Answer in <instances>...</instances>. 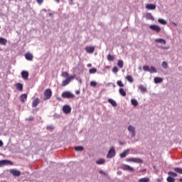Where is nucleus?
Segmentation results:
<instances>
[{"label":"nucleus","instance_id":"8","mask_svg":"<svg viewBox=\"0 0 182 182\" xmlns=\"http://www.w3.org/2000/svg\"><path fill=\"white\" fill-rule=\"evenodd\" d=\"M149 28L156 33H159L161 31V28L156 25H151Z\"/></svg>","mask_w":182,"mask_h":182},{"label":"nucleus","instance_id":"5","mask_svg":"<svg viewBox=\"0 0 182 182\" xmlns=\"http://www.w3.org/2000/svg\"><path fill=\"white\" fill-rule=\"evenodd\" d=\"M121 168H122L123 171H131V172H134V168H132V167H131L129 165H127V164L122 165V166L121 167Z\"/></svg>","mask_w":182,"mask_h":182},{"label":"nucleus","instance_id":"9","mask_svg":"<svg viewBox=\"0 0 182 182\" xmlns=\"http://www.w3.org/2000/svg\"><path fill=\"white\" fill-rule=\"evenodd\" d=\"M29 76V73L28 71L23 70L21 72V77L24 80H28V77Z\"/></svg>","mask_w":182,"mask_h":182},{"label":"nucleus","instance_id":"41","mask_svg":"<svg viewBox=\"0 0 182 182\" xmlns=\"http://www.w3.org/2000/svg\"><path fill=\"white\" fill-rule=\"evenodd\" d=\"M162 67L164 68V69H166L168 68V64L166 61L163 62L162 63Z\"/></svg>","mask_w":182,"mask_h":182},{"label":"nucleus","instance_id":"21","mask_svg":"<svg viewBox=\"0 0 182 182\" xmlns=\"http://www.w3.org/2000/svg\"><path fill=\"white\" fill-rule=\"evenodd\" d=\"M146 18L148 19V20H151V21L154 20V17H153V16L151 13H147L146 14Z\"/></svg>","mask_w":182,"mask_h":182},{"label":"nucleus","instance_id":"15","mask_svg":"<svg viewBox=\"0 0 182 182\" xmlns=\"http://www.w3.org/2000/svg\"><path fill=\"white\" fill-rule=\"evenodd\" d=\"M25 58L27 60H32L33 59V55L31 53H28L25 55Z\"/></svg>","mask_w":182,"mask_h":182},{"label":"nucleus","instance_id":"10","mask_svg":"<svg viewBox=\"0 0 182 182\" xmlns=\"http://www.w3.org/2000/svg\"><path fill=\"white\" fill-rule=\"evenodd\" d=\"M41 100H39V98H36L32 102V107H36L38 105H39Z\"/></svg>","mask_w":182,"mask_h":182},{"label":"nucleus","instance_id":"51","mask_svg":"<svg viewBox=\"0 0 182 182\" xmlns=\"http://www.w3.org/2000/svg\"><path fill=\"white\" fill-rule=\"evenodd\" d=\"M122 173V172L121 171H118L117 172V176H121Z\"/></svg>","mask_w":182,"mask_h":182},{"label":"nucleus","instance_id":"25","mask_svg":"<svg viewBox=\"0 0 182 182\" xmlns=\"http://www.w3.org/2000/svg\"><path fill=\"white\" fill-rule=\"evenodd\" d=\"M113 107L117 106V102L112 99H108L107 100Z\"/></svg>","mask_w":182,"mask_h":182},{"label":"nucleus","instance_id":"47","mask_svg":"<svg viewBox=\"0 0 182 182\" xmlns=\"http://www.w3.org/2000/svg\"><path fill=\"white\" fill-rule=\"evenodd\" d=\"M112 72L116 73L118 72V68L117 66H114V68L112 69Z\"/></svg>","mask_w":182,"mask_h":182},{"label":"nucleus","instance_id":"52","mask_svg":"<svg viewBox=\"0 0 182 182\" xmlns=\"http://www.w3.org/2000/svg\"><path fill=\"white\" fill-rule=\"evenodd\" d=\"M59 117H60V116H59V114H54V118L55 119H59Z\"/></svg>","mask_w":182,"mask_h":182},{"label":"nucleus","instance_id":"63","mask_svg":"<svg viewBox=\"0 0 182 182\" xmlns=\"http://www.w3.org/2000/svg\"><path fill=\"white\" fill-rule=\"evenodd\" d=\"M173 25H174L175 26H177L176 23H173Z\"/></svg>","mask_w":182,"mask_h":182},{"label":"nucleus","instance_id":"16","mask_svg":"<svg viewBox=\"0 0 182 182\" xmlns=\"http://www.w3.org/2000/svg\"><path fill=\"white\" fill-rule=\"evenodd\" d=\"M129 151H130L129 149H127L124 151H123L122 154H120V158L124 159V157H126L127 154H128Z\"/></svg>","mask_w":182,"mask_h":182},{"label":"nucleus","instance_id":"58","mask_svg":"<svg viewBox=\"0 0 182 182\" xmlns=\"http://www.w3.org/2000/svg\"><path fill=\"white\" fill-rule=\"evenodd\" d=\"M157 182H161V180L159 179V178H158V179H157Z\"/></svg>","mask_w":182,"mask_h":182},{"label":"nucleus","instance_id":"19","mask_svg":"<svg viewBox=\"0 0 182 182\" xmlns=\"http://www.w3.org/2000/svg\"><path fill=\"white\" fill-rule=\"evenodd\" d=\"M146 8L149 10H154L156 9L155 4H147L146 6Z\"/></svg>","mask_w":182,"mask_h":182},{"label":"nucleus","instance_id":"7","mask_svg":"<svg viewBox=\"0 0 182 182\" xmlns=\"http://www.w3.org/2000/svg\"><path fill=\"white\" fill-rule=\"evenodd\" d=\"M95 46H86L85 50L87 53H95Z\"/></svg>","mask_w":182,"mask_h":182},{"label":"nucleus","instance_id":"2","mask_svg":"<svg viewBox=\"0 0 182 182\" xmlns=\"http://www.w3.org/2000/svg\"><path fill=\"white\" fill-rule=\"evenodd\" d=\"M44 100H49L52 97V90L50 89H47L44 92Z\"/></svg>","mask_w":182,"mask_h":182},{"label":"nucleus","instance_id":"59","mask_svg":"<svg viewBox=\"0 0 182 182\" xmlns=\"http://www.w3.org/2000/svg\"><path fill=\"white\" fill-rule=\"evenodd\" d=\"M179 182H182V178H179Z\"/></svg>","mask_w":182,"mask_h":182},{"label":"nucleus","instance_id":"6","mask_svg":"<svg viewBox=\"0 0 182 182\" xmlns=\"http://www.w3.org/2000/svg\"><path fill=\"white\" fill-rule=\"evenodd\" d=\"M10 174H12L14 177H19L21 176V171L16 169H11Z\"/></svg>","mask_w":182,"mask_h":182},{"label":"nucleus","instance_id":"49","mask_svg":"<svg viewBox=\"0 0 182 182\" xmlns=\"http://www.w3.org/2000/svg\"><path fill=\"white\" fill-rule=\"evenodd\" d=\"M100 174H102V175L105 176H107V173H106L105 171H100Z\"/></svg>","mask_w":182,"mask_h":182},{"label":"nucleus","instance_id":"27","mask_svg":"<svg viewBox=\"0 0 182 182\" xmlns=\"http://www.w3.org/2000/svg\"><path fill=\"white\" fill-rule=\"evenodd\" d=\"M119 92L120 95H121L122 96H123V97H125L126 95H127L126 92L124 91V90L123 88H120V89L119 90Z\"/></svg>","mask_w":182,"mask_h":182},{"label":"nucleus","instance_id":"23","mask_svg":"<svg viewBox=\"0 0 182 182\" xmlns=\"http://www.w3.org/2000/svg\"><path fill=\"white\" fill-rule=\"evenodd\" d=\"M149 181H150V178L148 177H144L139 179V182H149Z\"/></svg>","mask_w":182,"mask_h":182},{"label":"nucleus","instance_id":"11","mask_svg":"<svg viewBox=\"0 0 182 182\" xmlns=\"http://www.w3.org/2000/svg\"><path fill=\"white\" fill-rule=\"evenodd\" d=\"M128 130H129V132H132V137H134V136L136 134V131H135L134 127L133 126L130 125L128 127Z\"/></svg>","mask_w":182,"mask_h":182},{"label":"nucleus","instance_id":"29","mask_svg":"<svg viewBox=\"0 0 182 182\" xmlns=\"http://www.w3.org/2000/svg\"><path fill=\"white\" fill-rule=\"evenodd\" d=\"M174 171L178 174H181L182 175V168H174Z\"/></svg>","mask_w":182,"mask_h":182},{"label":"nucleus","instance_id":"53","mask_svg":"<svg viewBox=\"0 0 182 182\" xmlns=\"http://www.w3.org/2000/svg\"><path fill=\"white\" fill-rule=\"evenodd\" d=\"M4 146V142H2L1 140H0V147H2Z\"/></svg>","mask_w":182,"mask_h":182},{"label":"nucleus","instance_id":"56","mask_svg":"<svg viewBox=\"0 0 182 182\" xmlns=\"http://www.w3.org/2000/svg\"><path fill=\"white\" fill-rule=\"evenodd\" d=\"M55 2H56L57 4H59V2H60V0H54Z\"/></svg>","mask_w":182,"mask_h":182},{"label":"nucleus","instance_id":"4","mask_svg":"<svg viewBox=\"0 0 182 182\" xmlns=\"http://www.w3.org/2000/svg\"><path fill=\"white\" fill-rule=\"evenodd\" d=\"M114 156H115V149L114 147H111L108 152V154L107 155V159H112Z\"/></svg>","mask_w":182,"mask_h":182},{"label":"nucleus","instance_id":"44","mask_svg":"<svg viewBox=\"0 0 182 182\" xmlns=\"http://www.w3.org/2000/svg\"><path fill=\"white\" fill-rule=\"evenodd\" d=\"M53 129H55V128L52 125H49V126L46 127L47 130H53Z\"/></svg>","mask_w":182,"mask_h":182},{"label":"nucleus","instance_id":"57","mask_svg":"<svg viewBox=\"0 0 182 182\" xmlns=\"http://www.w3.org/2000/svg\"><path fill=\"white\" fill-rule=\"evenodd\" d=\"M87 66L89 67V68H90V67H92V64H91V63H89V64H87Z\"/></svg>","mask_w":182,"mask_h":182},{"label":"nucleus","instance_id":"34","mask_svg":"<svg viewBox=\"0 0 182 182\" xmlns=\"http://www.w3.org/2000/svg\"><path fill=\"white\" fill-rule=\"evenodd\" d=\"M131 102H132V104L134 105V106H135V107H136L137 105H138V102H137V100H135V99H132V100H131Z\"/></svg>","mask_w":182,"mask_h":182},{"label":"nucleus","instance_id":"40","mask_svg":"<svg viewBox=\"0 0 182 182\" xmlns=\"http://www.w3.org/2000/svg\"><path fill=\"white\" fill-rule=\"evenodd\" d=\"M117 84L119 86V87H123L124 85V84L122 83V82L121 81V80H118L117 82Z\"/></svg>","mask_w":182,"mask_h":182},{"label":"nucleus","instance_id":"37","mask_svg":"<svg viewBox=\"0 0 182 182\" xmlns=\"http://www.w3.org/2000/svg\"><path fill=\"white\" fill-rule=\"evenodd\" d=\"M149 72L152 73H156L157 70H156V69L154 67L151 66V68L149 69Z\"/></svg>","mask_w":182,"mask_h":182},{"label":"nucleus","instance_id":"46","mask_svg":"<svg viewBox=\"0 0 182 182\" xmlns=\"http://www.w3.org/2000/svg\"><path fill=\"white\" fill-rule=\"evenodd\" d=\"M26 120H27L28 122H32V121H33V117L30 116L28 118H26Z\"/></svg>","mask_w":182,"mask_h":182},{"label":"nucleus","instance_id":"43","mask_svg":"<svg viewBox=\"0 0 182 182\" xmlns=\"http://www.w3.org/2000/svg\"><path fill=\"white\" fill-rule=\"evenodd\" d=\"M90 85H91L92 87H96V85H97V82H96L95 81H92V82H90Z\"/></svg>","mask_w":182,"mask_h":182},{"label":"nucleus","instance_id":"31","mask_svg":"<svg viewBox=\"0 0 182 182\" xmlns=\"http://www.w3.org/2000/svg\"><path fill=\"white\" fill-rule=\"evenodd\" d=\"M104 163H105V160L104 159H100L99 160H97L96 161L97 164H104Z\"/></svg>","mask_w":182,"mask_h":182},{"label":"nucleus","instance_id":"61","mask_svg":"<svg viewBox=\"0 0 182 182\" xmlns=\"http://www.w3.org/2000/svg\"><path fill=\"white\" fill-rule=\"evenodd\" d=\"M70 110H72V109L70 108V107H69V112L70 113Z\"/></svg>","mask_w":182,"mask_h":182},{"label":"nucleus","instance_id":"3","mask_svg":"<svg viewBox=\"0 0 182 182\" xmlns=\"http://www.w3.org/2000/svg\"><path fill=\"white\" fill-rule=\"evenodd\" d=\"M127 161H129L132 163H137L141 164L143 163V160L140 158H129L127 159Z\"/></svg>","mask_w":182,"mask_h":182},{"label":"nucleus","instance_id":"14","mask_svg":"<svg viewBox=\"0 0 182 182\" xmlns=\"http://www.w3.org/2000/svg\"><path fill=\"white\" fill-rule=\"evenodd\" d=\"M16 88L17 90H19V92H22V90H23V85H22V83H16Z\"/></svg>","mask_w":182,"mask_h":182},{"label":"nucleus","instance_id":"42","mask_svg":"<svg viewBox=\"0 0 182 182\" xmlns=\"http://www.w3.org/2000/svg\"><path fill=\"white\" fill-rule=\"evenodd\" d=\"M62 76L63 77H68V76H69V74L67 72H63Z\"/></svg>","mask_w":182,"mask_h":182},{"label":"nucleus","instance_id":"12","mask_svg":"<svg viewBox=\"0 0 182 182\" xmlns=\"http://www.w3.org/2000/svg\"><path fill=\"white\" fill-rule=\"evenodd\" d=\"M28 99V95L26 94H22L20 96V100L21 102V103H25V100H26Z\"/></svg>","mask_w":182,"mask_h":182},{"label":"nucleus","instance_id":"48","mask_svg":"<svg viewBox=\"0 0 182 182\" xmlns=\"http://www.w3.org/2000/svg\"><path fill=\"white\" fill-rule=\"evenodd\" d=\"M36 2L38 3L39 5H42V4H43V0H36Z\"/></svg>","mask_w":182,"mask_h":182},{"label":"nucleus","instance_id":"18","mask_svg":"<svg viewBox=\"0 0 182 182\" xmlns=\"http://www.w3.org/2000/svg\"><path fill=\"white\" fill-rule=\"evenodd\" d=\"M61 96L63 99H69V91L63 92Z\"/></svg>","mask_w":182,"mask_h":182},{"label":"nucleus","instance_id":"45","mask_svg":"<svg viewBox=\"0 0 182 182\" xmlns=\"http://www.w3.org/2000/svg\"><path fill=\"white\" fill-rule=\"evenodd\" d=\"M143 69H144V70L149 71V70H150V68H149V67L148 65H144L143 67Z\"/></svg>","mask_w":182,"mask_h":182},{"label":"nucleus","instance_id":"28","mask_svg":"<svg viewBox=\"0 0 182 182\" xmlns=\"http://www.w3.org/2000/svg\"><path fill=\"white\" fill-rule=\"evenodd\" d=\"M163 81V79L161 77H154V82L155 83H160Z\"/></svg>","mask_w":182,"mask_h":182},{"label":"nucleus","instance_id":"55","mask_svg":"<svg viewBox=\"0 0 182 182\" xmlns=\"http://www.w3.org/2000/svg\"><path fill=\"white\" fill-rule=\"evenodd\" d=\"M73 80V77L70 76V77H69V80L70 81V80Z\"/></svg>","mask_w":182,"mask_h":182},{"label":"nucleus","instance_id":"32","mask_svg":"<svg viewBox=\"0 0 182 182\" xmlns=\"http://www.w3.org/2000/svg\"><path fill=\"white\" fill-rule=\"evenodd\" d=\"M123 61L122 60H119L118 62H117V66L120 68H122L123 67Z\"/></svg>","mask_w":182,"mask_h":182},{"label":"nucleus","instance_id":"33","mask_svg":"<svg viewBox=\"0 0 182 182\" xmlns=\"http://www.w3.org/2000/svg\"><path fill=\"white\" fill-rule=\"evenodd\" d=\"M107 60L109 61H113L114 60V57L110 54H109L107 57Z\"/></svg>","mask_w":182,"mask_h":182},{"label":"nucleus","instance_id":"50","mask_svg":"<svg viewBox=\"0 0 182 182\" xmlns=\"http://www.w3.org/2000/svg\"><path fill=\"white\" fill-rule=\"evenodd\" d=\"M75 97V95L72 94L71 92H69V98H73Z\"/></svg>","mask_w":182,"mask_h":182},{"label":"nucleus","instance_id":"35","mask_svg":"<svg viewBox=\"0 0 182 182\" xmlns=\"http://www.w3.org/2000/svg\"><path fill=\"white\" fill-rule=\"evenodd\" d=\"M176 179L171 176L167 178V182H175Z\"/></svg>","mask_w":182,"mask_h":182},{"label":"nucleus","instance_id":"24","mask_svg":"<svg viewBox=\"0 0 182 182\" xmlns=\"http://www.w3.org/2000/svg\"><path fill=\"white\" fill-rule=\"evenodd\" d=\"M168 175L170 176V177H173V178H176L178 176L176 173H174L173 171H168Z\"/></svg>","mask_w":182,"mask_h":182},{"label":"nucleus","instance_id":"60","mask_svg":"<svg viewBox=\"0 0 182 182\" xmlns=\"http://www.w3.org/2000/svg\"><path fill=\"white\" fill-rule=\"evenodd\" d=\"M52 15H53L52 13L49 14V16H52Z\"/></svg>","mask_w":182,"mask_h":182},{"label":"nucleus","instance_id":"20","mask_svg":"<svg viewBox=\"0 0 182 182\" xmlns=\"http://www.w3.org/2000/svg\"><path fill=\"white\" fill-rule=\"evenodd\" d=\"M6 43H8V40L4 38H0V45L5 46Z\"/></svg>","mask_w":182,"mask_h":182},{"label":"nucleus","instance_id":"64","mask_svg":"<svg viewBox=\"0 0 182 182\" xmlns=\"http://www.w3.org/2000/svg\"><path fill=\"white\" fill-rule=\"evenodd\" d=\"M58 100H62L60 98H58Z\"/></svg>","mask_w":182,"mask_h":182},{"label":"nucleus","instance_id":"36","mask_svg":"<svg viewBox=\"0 0 182 182\" xmlns=\"http://www.w3.org/2000/svg\"><path fill=\"white\" fill-rule=\"evenodd\" d=\"M126 79H127L129 82H133V81H134V79H133V77H132L131 75H127V76L126 77Z\"/></svg>","mask_w":182,"mask_h":182},{"label":"nucleus","instance_id":"13","mask_svg":"<svg viewBox=\"0 0 182 182\" xmlns=\"http://www.w3.org/2000/svg\"><path fill=\"white\" fill-rule=\"evenodd\" d=\"M63 112L65 114H69V105H65L63 107Z\"/></svg>","mask_w":182,"mask_h":182},{"label":"nucleus","instance_id":"62","mask_svg":"<svg viewBox=\"0 0 182 182\" xmlns=\"http://www.w3.org/2000/svg\"><path fill=\"white\" fill-rule=\"evenodd\" d=\"M146 169H144V170H143V172H146Z\"/></svg>","mask_w":182,"mask_h":182},{"label":"nucleus","instance_id":"39","mask_svg":"<svg viewBox=\"0 0 182 182\" xmlns=\"http://www.w3.org/2000/svg\"><path fill=\"white\" fill-rule=\"evenodd\" d=\"M158 21H159L160 23L163 24V25H166V21H164V20L162 19V18H159V19L158 20Z\"/></svg>","mask_w":182,"mask_h":182},{"label":"nucleus","instance_id":"22","mask_svg":"<svg viewBox=\"0 0 182 182\" xmlns=\"http://www.w3.org/2000/svg\"><path fill=\"white\" fill-rule=\"evenodd\" d=\"M155 42L163 43L164 45L166 43V41L163 38H157V39L155 40Z\"/></svg>","mask_w":182,"mask_h":182},{"label":"nucleus","instance_id":"38","mask_svg":"<svg viewBox=\"0 0 182 182\" xmlns=\"http://www.w3.org/2000/svg\"><path fill=\"white\" fill-rule=\"evenodd\" d=\"M96 72H97V69H96V68H92V69H90V70H89V73L90 74L96 73Z\"/></svg>","mask_w":182,"mask_h":182},{"label":"nucleus","instance_id":"26","mask_svg":"<svg viewBox=\"0 0 182 182\" xmlns=\"http://www.w3.org/2000/svg\"><path fill=\"white\" fill-rule=\"evenodd\" d=\"M74 149L75 151H83V149H84L83 146H75Z\"/></svg>","mask_w":182,"mask_h":182},{"label":"nucleus","instance_id":"17","mask_svg":"<svg viewBox=\"0 0 182 182\" xmlns=\"http://www.w3.org/2000/svg\"><path fill=\"white\" fill-rule=\"evenodd\" d=\"M138 88L141 90L142 93H145L147 91V89L142 85H139Z\"/></svg>","mask_w":182,"mask_h":182},{"label":"nucleus","instance_id":"54","mask_svg":"<svg viewBox=\"0 0 182 182\" xmlns=\"http://www.w3.org/2000/svg\"><path fill=\"white\" fill-rule=\"evenodd\" d=\"M75 93H76L77 95H79V94H80V90H77V91L75 92Z\"/></svg>","mask_w":182,"mask_h":182},{"label":"nucleus","instance_id":"30","mask_svg":"<svg viewBox=\"0 0 182 182\" xmlns=\"http://www.w3.org/2000/svg\"><path fill=\"white\" fill-rule=\"evenodd\" d=\"M68 85H69V77H68L66 78V80L63 82L62 86L64 87V86H66Z\"/></svg>","mask_w":182,"mask_h":182},{"label":"nucleus","instance_id":"1","mask_svg":"<svg viewBox=\"0 0 182 182\" xmlns=\"http://www.w3.org/2000/svg\"><path fill=\"white\" fill-rule=\"evenodd\" d=\"M4 166H14V162L6 159L1 160L0 167H4Z\"/></svg>","mask_w":182,"mask_h":182}]
</instances>
